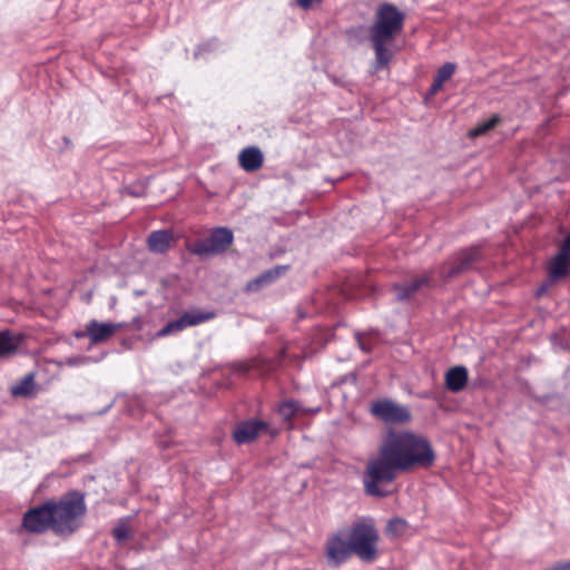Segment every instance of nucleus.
<instances>
[{"label": "nucleus", "instance_id": "nucleus-30", "mask_svg": "<svg viewBox=\"0 0 570 570\" xmlns=\"http://www.w3.org/2000/svg\"><path fill=\"white\" fill-rule=\"evenodd\" d=\"M215 46V40L208 41L206 43H203L198 46L197 50L195 51V57H199L204 52L210 50Z\"/></svg>", "mask_w": 570, "mask_h": 570}, {"label": "nucleus", "instance_id": "nucleus-36", "mask_svg": "<svg viewBox=\"0 0 570 570\" xmlns=\"http://www.w3.org/2000/svg\"><path fill=\"white\" fill-rule=\"evenodd\" d=\"M66 419L68 421H83V415L82 414H69V415H66Z\"/></svg>", "mask_w": 570, "mask_h": 570}, {"label": "nucleus", "instance_id": "nucleus-26", "mask_svg": "<svg viewBox=\"0 0 570 570\" xmlns=\"http://www.w3.org/2000/svg\"><path fill=\"white\" fill-rule=\"evenodd\" d=\"M456 65L453 62H445L442 65L434 77V79L439 80L440 82L444 83L448 81L455 72Z\"/></svg>", "mask_w": 570, "mask_h": 570}, {"label": "nucleus", "instance_id": "nucleus-12", "mask_svg": "<svg viewBox=\"0 0 570 570\" xmlns=\"http://www.w3.org/2000/svg\"><path fill=\"white\" fill-rule=\"evenodd\" d=\"M433 279V272H425L403 283H395L392 291L395 293V299L404 303L412 299L422 287H429Z\"/></svg>", "mask_w": 570, "mask_h": 570}, {"label": "nucleus", "instance_id": "nucleus-35", "mask_svg": "<svg viewBox=\"0 0 570 570\" xmlns=\"http://www.w3.org/2000/svg\"><path fill=\"white\" fill-rule=\"evenodd\" d=\"M315 2H321V0H297V3L303 9H309Z\"/></svg>", "mask_w": 570, "mask_h": 570}, {"label": "nucleus", "instance_id": "nucleus-25", "mask_svg": "<svg viewBox=\"0 0 570 570\" xmlns=\"http://www.w3.org/2000/svg\"><path fill=\"white\" fill-rule=\"evenodd\" d=\"M501 121V116L494 114L488 120L479 122L474 128L469 131V137L475 138L485 135L489 130L493 129Z\"/></svg>", "mask_w": 570, "mask_h": 570}, {"label": "nucleus", "instance_id": "nucleus-22", "mask_svg": "<svg viewBox=\"0 0 570 570\" xmlns=\"http://www.w3.org/2000/svg\"><path fill=\"white\" fill-rule=\"evenodd\" d=\"M21 338L14 336L10 331L0 332V358L14 354L20 345Z\"/></svg>", "mask_w": 570, "mask_h": 570}, {"label": "nucleus", "instance_id": "nucleus-32", "mask_svg": "<svg viewBox=\"0 0 570 570\" xmlns=\"http://www.w3.org/2000/svg\"><path fill=\"white\" fill-rule=\"evenodd\" d=\"M546 570H570V560L558 562Z\"/></svg>", "mask_w": 570, "mask_h": 570}, {"label": "nucleus", "instance_id": "nucleus-4", "mask_svg": "<svg viewBox=\"0 0 570 570\" xmlns=\"http://www.w3.org/2000/svg\"><path fill=\"white\" fill-rule=\"evenodd\" d=\"M353 553L363 562L372 563L379 557V531L371 517H361L346 532Z\"/></svg>", "mask_w": 570, "mask_h": 570}, {"label": "nucleus", "instance_id": "nucleus-15", "mask_svg": "<svg viewBox=\"0 0 570 570\" xmlns=\"http://www.w3.org/2000/svg\"><path fill=\"white\" fill-rule=\"evenodd\" d=\"M267 429V423L259 420L240 422L233 432V439L237 444H246L254 441L258 434Z\"/></svg>", "mask_w": 570, "mask_h": 570}, {"label": "nucleus", "instance_id": "nucleus-8", "mask_svg": "<svg viewBox=\"0 0 570 570\" xmlns=\"http://www.w3.org/2000/svg\"><path fill=\"white\" fill-rule=\"evenodd\" d=\"M481 253L478 246L464 248L454 254V256L440 266V277L444 282L461 275L462 273L472 268V266L480 261Z\"/></svg>", "mask_w": 570, "mask_h": 570}, {"label": "nucleus", "instance_id": "nucleus-9", "mask_svg": "<svg viewBox=\"0 0 570 570\" xmlns=\"http://www.w3.org/2000/svg\"><path fill=\"white\" fill-rule=\"evenodd\" d=\"M481 253L478 246L464 248L454 254V256L440 266V277L444 282L461 275L462 273L472 268V266L480 261Z\"/></svg>", "mask_w": 570, "mask_h": 570}, {"label": "nucleus", "instance_id": "nucleus-18", "mask_svg": "<svg viewBox=\"0 0 570 570\" xmlns=\"http://www.w3.org/2000/svg\"><path fill=\"white\" fill-rule=\"evenodd\" d=\"M174 240L173 232L169 229H158L149 234L147 246L151 253L165 254L170 248Z\"/></svg>", "mask_w": 570, "mask_h": 570}, {"label": "nucleus", "instance_id": "nucleus-29", "mask_svg": "<svg viewBox=\"0 0 570 570\" xmlns=\"http://www.w3.org/2000/svg\"><path fill=\"white\" fill-rule=\"evenodd\" d=\"M176 333H179L177 324L175 321H170L156 333V337L160 338Z\"/></svg>", "mask_w": 570, "mask_h": 570}, {"label": "nucleus", "instance_id": "nucleus-33", "mask_svg": "<svg viewBox=\"0 0 570 570\" xmlns=\"http://www.w3.org/2000/svg\"><path fill=\"white\" fill-rule=\"evenodd\" d=\"M559 250L570 255V234L564 237L559 247Z\"/></svg>", "mask_w": 570, "mask_h": 570}, {"label": "nucleus", "instance_id": "nucleus-16", "mask_svg": "<svg viewBox=\"0 0 570 570\" xmlns=\"http://www.w3.org/2000/svg\"><path fill=\"white\" fill-rule=\"evenodd\" d=\"M469 381L468 368L463 365L450 367L444 375L445 387L453 393H459L465 389Z\"/></svg>", "mask_w": 570, "mask_h": 570}, {"label": "nucleus", "instance_id": "nucleus-24", "mask_svg": "<svg viewBox=\"0 0 570 570\" xmlns=\"http://www.w3.org/2000/svg\"><path fill=\"white\" fill-rule=\"evenodd\" d=\"M35 391V374L24 375L18 383L11 385L10 393L12 396H30Z\"/></svg>", "mask_w": 570, "mask_h": 570}, {"label": "nucleus", "instance_id": "nucleus-37", "mask_svg": "<svg viewBox=\"0 0 570 570\" xmlns=\"http://www.w3.org/2000/svg\"><path fill=\"white\" fill-rule=\"evenodd\" d=\"M65 141H66L67 144H70V140H69L67 137H65Z\"/></svg>", "mask_w": 570, "mask_h": 570}, {"label": "nucleus", "instance_id": "nucleus-27", "mask_svg": "<svg viewBox=\"0 0 570 570\" xmlns=\"http://www.w3.org/2000/svg\"><path fill=\"white\" fill-rule=\"evenodd\" d=\"M91 362H94V357L88 356V355H76V356L68 357L65 361L66 365H68L70 367L87 365Z\"/></svg>", "mask_w": 570, "mask_h": 570}, {"label": "nucleus", "instance_id": "nucleus-6", "mask_svg": "<svg viewBox=\"0 0 570 570\" xmlns=\"http://www.w3.org/2000/svg\"><path fill=\"white\" fill-rule=\"evenodd\" d=\"M234 234L228 227H216L212 229L208 237L196 242L189 247L191 254L198 256H209L223 254L233 244Z\"/></svg>", "mask_w": 570, "mask_h": 570}, {"label": "nucleus", "instance_id": "nucleus-1", "mask_svg": "<svg viewBox=\"0 0 570 570\" xmlns=\"http://www.w3.org/2000/svg\"><path fill=\"white\" fill-rule=\"evenodd\" d=\"M86 514V494L71 490L58 500L50 499L27 510L21 528L30 534L51 530L58 537H69L81 528Z\"/></svg>", "mask_w": 570, "mask_h": 570}, {"label": "nucleus", "instance_id": "nucleus-19", "mask_svg": "<svg viewBox=\"0 0 570 570\" xmlns=\"http://www.w3.org/2000/svg\"><path fill=\"white\" fill-rule=\"evenodd\" d=\"M238 160L245 171L253 173L263 166L264 155L258 147L249 146L239 153Z\"/></svg>", "mask_w": 570, "mask_h": 570}, {"label": "nucleus", "instance_id": "nucleus-2", "mask_svg": "<svg viewBox=\"0 0 570 570\" xmlns=\"http://www.w3.org/2000/svg\"><path fill=\"white\" fill-rule=\"evenodd\" d=\"M380 449L400 472L429 469L436 458L432 443L426 436L406 430H390Z\"/></svg>", "mask_w": 570, "mask_h": 570}, {"label": "nucleus", "instance_id": "nucleus-20", "mask_svg": "<svg viewBox=\"0 0 570 570\" xmlns=\"http://www.w3.org/2000/svg\"><path fill=\"white\" fill-rule=\"evenodd\" d=\"M214 312H205L200 309H194L189 312H185L180 317L174 320L177 324V328L179 332L186 330L190 326H196L207 321L214 318Z\"/></svg>", "mask_w": 570, "mask_h": 570}, {"label": "nucleus", "instance_id": "nucleus-13", "mask_svg": "<svg viewBox=\"0 0 570 570\" xmlns=\"http://www.w3.org/2000/svg\"><path fill=\"white\" fill-rule=\"evenodd\" d=\"M121 327V323H101L97 320H91L86 324L85 331L76 333V337L87 336L92 344H97L110 338Z\"/></svg>", "mask_w": 570, "mask_h": 570}, {"label": "nucleus", "instance_id": "nucleus-17", "mask_svg": "<svg viewBox=\"0 0 570 570\" xmlns=\"http://www.w3.org/2000/svg\"><path fill=\"white\" fill-rule=\"evenodd\" d=\"M570 274V255L558 250L548 266L549 282L554 283Z\"/></svg>", "mask_w": 570, "mask_h": 570}, {"label": "nucleus", "instance_id": "nucleus-7", "mask_svg": "<svg viewBox=\"0 0 570 570\" xmlns=\"http://www.w3.org/2000/svg\"><path fill=\"white\" fill-rule=\"evenodd\" d=\"M345 530L331 533L324 542V557L330 568H340L353 556Z\"/></svg>", "mask_w": 570, "mask_h": 570}, {"label": "nucleus", "instance_id": "nucleus-14", "mask_svg": "<svg viewBox=\"0 0 570 570\" xmlns=\"http://www.w3.org/2000/svg\"><path fill=\"white\" fill-rule=\"evenodd\" d=\"M289 269V265H276L269 269L262 272L255 278L248 281L245 285L246 293H258L274 284L278 278L284 276Z\"/></svg>", "mask_w": 570, "mask_h": 570}, {"label": "nucleus", "instance_id": "nucleus-28", "mask_svg": "<svg viewBox=\"0 0 570 570\" xmlns=\"http://www.w3.org/2000/svg\"><path fill=\"white\" fill-rule=\"evenodd\" d=\"M112 535L117 542H122L129 538V529L126 522H120L112 530Z\"/></svg>", "mask_w": 570, "mask_h": 570}, {"label": "nucleus", "instance_id": "nucleus-10", "mask_svg": "<svg viewBox=\"0 0 570 570\" xmlns=\"http://www.w3.org/2000/svg\"><path fill=\"white\" fill-rule=\"evenodd\" d=\"M481 253L478 246L464 248L454 254V256L440 266V277L444 282L461 275L462 273L472 268V266L480 261Z\"/></svg>", "mask_w": 570, "mask_h": 570}, {"label": "nucleus", "instance_id": "nucleus-31", "mask_svg": "<svg viewBox=\"0 0 570 570\" xmlns=\"http://www.w3.org/2000/svg\"><path fill=\"white\" fill-rule=\"evenodd\" d=\"M355 340L357 341V344H358V347L365 352V353H370L372 351L371 346L367 345L364 341H363V337H362V333L361 332H356L355 333Z\"/></svg>", "mask_w": 570, "mask_h": 570}, {"label": "nucleus", "instance_id": "nucleus-23", "mask_svg": "<svg viewBox=\"0 0 570 570\" xmlns=\"http://www.w3.org/2000/svg\"><path fill=\"white\" fill-rule=\"evenodd\" d=\"M410 530L409 522L403 518H392L389 520L385 528V535L395 540L407 534Z\"/></svg>", "mask_w": 570, "mask_h": 570}, {"label": "nucleus", "instance_id": "nucleus-3", "mask_svg": "<svg viewBox=\"0 0 570 570\" xmlns=\"http://www.w3.org/2000/svg\"><path fill=\"white\" fill-rule=\"evenodd\" d=\"M405 14L395 4L381 3L370 27V40L375 53L372 68L375 72L387 68L393 58L390 47L403 31Z\"/></svg>", "mask_w": 570, "mask_h": 570}, {"label": "nucleus", "instance_id": "nucleus-21", "mask_svg": "<svg viewBox=\"0 0 570 570\" xmlns=\"http://www.w3.org/2000/svg\"><path fill=\"white\" fill-rule=\"evenodd\" d=\"M321 411L320 406L316 407H305L301 402L295 400H287L279 404L278 413L285 421H291L296 414H316Z\"/></svg>", "mask_w": 570, "mask_h": 570}, {"label": "nucleus", "instance_id": "nucleus-34", "mask_svg": "<svg viewBox=\"0 0 570 570\" xmlns=\"http://www.w3.org/2000/svg\"><path fill=\"white\" fill-rule=\"evenodd\" d=\"M442 87H443L442 82H440L436 79H433V82H432V85L430 87V90H429V95L430 96H434L439 90H441Z\"/></svg>", "mask_w": 570, "mask_h": 570}, {"label": "nucleus", "instance_id": "nucleus-5", "mask_svg": "<svg viewBox=\"0 0 570 570\" xmlns=\"http://www.w3.org/2000/svg\"><path fill=\"white\" fill-rule=\"evenodd\" d=\"M379 454V458L368 462L363 475V483L366 494L384 498L391 494V490L386 487L394 482L396 473L400 471L381 449Z\"/></svg>", "mask_w": 570, "mask_h": 570}, {"label": "nucleus", "instance_id": "nucleus-11", "mask_svg": "<svg viewBox=\"0 0 570 570\" xmlns=\"http://www.w3.org/2000/svg\"><path fill=\"white\" fill-rule=\"evenodd\" d=\"M371 413L387 424H403L411 420V413L406 406L389 399L373 402Z\"/></svg>", "mask_w": 570, "mask_h": 570}]
</instances>
